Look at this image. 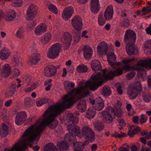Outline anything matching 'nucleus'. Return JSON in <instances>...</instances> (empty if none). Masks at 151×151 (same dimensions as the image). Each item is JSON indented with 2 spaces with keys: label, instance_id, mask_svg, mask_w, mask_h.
Masks as SVG:
<instances>
[{
  "label": "nucleus",
  "instance_id": "40",
  "mask_svg": "<svg viewBox=\"0 0 151 151\" xmlns=\"http://www.w3.org/2000/svg\"><path fill=\"white\" fill-rule=\"evenodd\" d=\"M59 147L60 150H68L69 148V144L67 142L64 141H62L59 143Z\"/></svg>",
  "mask_w": 151,
  "mask_h": 151
},
{
  "label": "nucleus",
  "instance_id": "27",
  "mask_svg": "<svg viewBox=\"0 0 151 151\" xmlns=\"http://www.w3.org/2000/svg\"><path fill=\"white\" fill-rule=\"evenodd\" d=\"M10 52L6 48L2 49L0 52V58L2 60H6L10 55Z\"/></svg>",
  "mask_w": 151,
  "mask_h": 151
},
{
  "label": "nucleus",
  "instance_id": "12",
  "mask_svg": "<svg viewBox=\"0 0 151 151\" xmlns=\"http://www.w3.org/2000/svg\"><path fill=\"white\" fill-rule=\"evenodd\" d=\"M123 70L120 68L117 69L114 71H110L108 75H105L104 77L105 80H111L116 76H120L123 73Z\"/></svg>",
  "mask_w": 151,
  "mask_h": 151
},
{
  "label": "nucleus",
  "instance_id": "39",
  "mask_svg": "<svg viewBox=\"0 0 151 151\" xmlns=\"http://www.w3.org/2000/svg\"><path fill=\"white\" fill-rule=\"evenodd\" d=\"M123 70L126 71H129L131 70H142L143 69L139 67H134L131 66L128 64H127L122 67Z\"/></svg>",
  "mask_w": 151,
  "mask_h": 151
},
{
  "label": "nucleus",
  "instance_id": "47",
  "mask_svg": "<svg viewBox=\"0 0 151 151\" xmlns=\"http://www.w3.org/2000/svg\"><path fill=\"white\" fill-rule=\"evenodd\" d=\"M107 20L104 17L103 14H101L100 13L99 14L98 17V22L100 26L104 25L105 23Z\"/></svg>",
  "mask_w": 151,
  "mask_h": 151
},
{
  "label": "nucleus",
  "instance_id": "38",
  "mask_svg": "<svg viewBox=\"0 0 151 151\" xmlns=\"http://www.w3.org/2000/svg\"><path fill=\"white\" fill-rule=\"evenodd\" d=\"M8 126L4 124H3L2 127L0 129V135L2 137L7 136L8 134Z\"/></svg>",
  "mask_w": 151,
  "mask_h": 151
},
{
  "label": "nucleus",
  "instance_id": "54",
  "mask_svg": "<svg viewBox=\"0 0 151 151\" xmlns=\"http://www.w3.org/2000/svg\"><path fill=\"white\" fill-rule=\"evenodd\" d=\"M13 5L15 7H18L22 5V0H13L12 1Z\"/></svg>",
  "mask_w": 151,
  "mask_h": 151
},
{
  "label": "nucleus",
  "instance_id": "2",
  "mask_svg": "<svg viewBox=\"0 0 151 151\" xmlns=\"http://www.w3.org/2000/svg\"><path fill=\"white\" fill-rule=\"evenodd\" d=\"M91 79L93 81H88L85 82V88H86L89 86L91 90L95 91L99 87L101 86L104 83L101 77V73L98 72L96 75L91 77Z\"/></svg>",
  "mask_w": 151,
  "mask_h": 151
},
{
  "label": "nucleus",
  "instance_id": "4",
  "mask_svg": "<svg viewBox=\"0 0 151 151\" xmlns=\"http://www.w3.org/2000/svg\"><path fill=\"white\" fill-rule=\"evenodd\" d=\"M24 132V134L22 135V137L24 138L25 139H23L21 142L22 147H20L19 146V143L17 142L15 144L11 149H9L6 148L4 149V151H24L27 147V141L32 142L33 141H30L29 140V137L28 136L26 135L23 136L25 134V132Z\"/></svg>",
  "mask_w": 151,
  "mask_h": 151
},
{
  "label": "nucleus",
  "instance_id": "8",
  "mask_svg": "<svg viewBox=\"0 0 151 151\" xmlns=\"http://www.w3.org/2000/svg\"><path fill=\"white\" fill-rule=\"evenodd\" d=\"M71 24L73 28L78 31L81 30L82 27V20L79 15L74 16L71 19Z\"/></svg>",
  "mask_w": 151,
  "mask_h": 151
},
{
  "label": "nucleus",
  "instance_id": "6",
  "mask_svg": "<svg viewBox=\"0 0 151 151\" xmlns=\"http://www.w3.org/2000/svg\"><path fill=\"white\" fill-rule=\"evenodd\" d=\"M112 111H113V108L109 106L101 113L104 122L107 124H110L113 122L114 118L111 114Z\"/></svg>",
  "mask_w": 151,
  "mask_h": 151
},
{
  "label": "nucleus",
  "instance_id": "24",
  "mask_svg": "<svg viewBox=\"0 0 151 151\" xmlns=\"http://www.w3.org/2000/svg\"><path fill=\"white\" fill-rule=\"evenodd\" d=\"M97 49L98 52L101 55L103 52H105V54H106L107 51H108V46L104 42H103L100 43L97 46Z\"/></svg>",
  "mask_w": 151,
  "mask_h": 151
},
{
  "label": "nucleus",
  "instance_id": "33",
  "mask_svg": "<svg viewBox=\"0 0 151 151\" xmlns=\"http://www.w3.org/2000/svg\"><path fill=\"white\" fill-rule=\"evenodd\" d=\"M96 110L94 107H89L86 111V116L89 119L93 118L96 114Z\"/></svg>",
  "mask_w": 151,
  "mask_h": 151
},
{
  "label": "nucleus",
  "instance_id": "5",
  "mask_svg": "<svg viewBox=\"0 0 151 151\" xmlns=\"http://www.w3.org/2000/svg\"><path fill=\"white\" fill-rule=\"evenodd\" d=\"M61 49V46L59 43H57L52 45L49 49L47 55L48 57L51 59H54L59 55Z\"/></svg>",
  "mask_w": 151,
  "mask_h": 151
},
{
  "label": "nucleus",
  "instance_id": "44",
  "mask_svg": "<svg viewBox=\"0 0 151 151\" xmlns=\"http://www.w3.org/2000/svg\"><path fill=\"white\" fill-rule=\"evenodd\" d=\"M113 111H112V113H113L114 116L117 118L121 117L122 116L123 112L120 107L116 108L114 109L113 108Z\"/></svg>",
  "mask_w": 151,
  "mask_h": 151
},
{
  "label": "nucleus",
  "instance_id": "20",
  "mask_svg": "<svg viewBox=\"0 0 151 151\" xmlns=\"http://www.w3.org/2000/svg\"><path fill=\"white\" fill-rule=\"evenodd\" d=\"M113 9L112 6H108L104 13V18L107 20L111 19L113 17Z\"/></svg>",
  "mask_w": 151,
  "mask_h": 151
},
{
  "label": "nucleus",
  "instance_id": "49",
  "mask_svg": "<svg viewBox=\"0 0 151 151\" xmlns=\"http://www.w3.org/2000/svg\"><path fill=\"white\" fill-rule=\"evenodd\" d=\"M130 25V22L129 19L127 18H124L122 21L121 22L120 24L119 25L122 27H124L127 28Z\"/></svg>",
  "mask_w": 151,
  "mask_h": 151
},
{
  "label": "nucleus",
  "instance_id": "45",
  "mask_svg": "<svg viewBox=\"0 0 151 151\" xmlns=\"http://www.w3.org/2000/svg\"><path fill=\"white\" fill-rule=\"evenodd\" d=\"M64 86L65 90L67 91H69L71 88L74 87L75 84L74 83L70 82L69 81H65L64 83Z\"/></svg>",
  "mask_w": 151,
  "mask_h": 151
},
{
  "label": "nucleus",
  "instance_id": "1",
  "mask_svg": "<svg viewBox=\"0 0 151 151\" xmlns=\"http://www.w3.org/2000/svg\"><path fill=\"white\" fill-rule=\"evenodd\" d=\"M73 104V103L71 99H70L64 101L62 104L58 103L54 106H50L45 111L43 116L45 117L50 112L54 113L49 114L47 117L43 119L41 123L34 129H33L34 127V124L30 126L26 129L25 134L23 136H28L29 140L34 141L37 137H39V139L40 138L42 131L47 126H48L51 129H55L58 122V121L55 120L54 118L59 114L63 109L65 108H70Z\"/></svg>",
  "mask_w": 151,
  "mask_h": 151
},
{
  "label": "nucleus",
  "instance_id": "18",
  "mask_svg": "<svg viewBox=\"0 0 151 151\" xmlns=\"http://www.w3.org/2000/svg\"><path fill=\"white\" fill-rule=\"evenodd\" d=\"M73 12V8L71 6L68 7L64 9L62 14L63 18L67 20L72 16Z\"/></svg>",
  "mask_w": 151,
  "mask_h": 151
},
{
  "label": "nucleus",
  "instance_id": "50",
  "mask_svg": "<svg viewBox=\"0 0 151 151\" xmlns=\"http://www.w3.org/2000/svg\"><path fill=\"white\" fill-rule=\"evenodd\" d=\"M16 86V84L14 83H12L9 87V92L10 95L12 96L14 94Z\"/></svg>",
  "mask_w": 151,
  "mask_h": 151
},
{
  "label": "nucleus",
  "instance_id": "61",
  "mask_svg": "<svg viewBox=\"0 0 151 151\" xmlns=\"http://www.w3.org/2000/svg\"><path fill=\"white\" fill-rule=\"evenodd\" d=\"M135 59L134 58H133L131 59H124L123 60L122 62L124 64H127L130 63L134 60Z\"/></svg>",
  "mask_w": 151,
  "mask_h": 151
},
{
  "label": "nucleus",
  "instance_id": "60",
  "mask_svg": "<svg viewBox=\"0 0 151 151\" xmlns=\"http://www.w3.org/2000/svg\"><path fill=\"white\" fill-rule=\"evenodd\" d=\"M36 21L33 20L30 23L27 24V27L29 29H32L33 27L36 25Z\"/></svg>",
  "mask_w": 151,
  "mask_h": 151
},
{
  "label": "nucleus",
  "instance_id": "63",
  "mask_svg": "<svg viewBox=\"0 0 151 151\" xmlns=\"http://www.w3.org/2000/svg\"><path fill=\"white\" fill-rule=\"evenodd\" d=\"M13 73L14 75L18 76L20 75V71L18 69H14L13 71Z\"/></svg>",
  "mask_w": 151,
  "mask_h": 151
},
{
  "label": "nucleus",
  "instance_id": "22",
  "mask_svg": "<svg viewBox=\"0 0 151 151\" xmlns=\"http://www.w3.org/2000/svg\"><path fill=\"white\" fill-rule=\"evenodd\" d=\"M137 65L142 68L145 67L147 69H151V60H140L137 62Z\"/></svg>",
  "mask_w": 151,
  "mask_h": 151
},
{
  "label": "nucleus",
  "instance_id": "28",
  "mask_svg": "<svg viewBox=\"0 0 151 151\" xmlns=\"http://www.w3.org/2000/svg\"><path fill=\"white\" fill-rule=\"evenodd\" d=\"M84 146L83 143L76 142L73 143V149L74 151H81L84 149Z\"/></svg>",
  "mask_w": 151,
  "mask_h": 151
},
{
  "label": "nucleus",
  "instance_id": "46",
  "mask_svg": "<svg viewBox=\"0 0 151 151\" xmlns=\"http://www.w3.org/2000/svg\"><path fill=\"white\" fill-rule=\"evenodd\" d=\"M142 97L143 100L145 102L147 103L150 102L151 100V97L149 93H146L145 91L142 92Z\"/></svg>",
  "mask_w": 151,
  "mask_h": 151
},
{
  "label": "nucleus",
  "instance_id": "58",
  "mask_svg": "<svg viewBox=\"0 0 151 151\" xmlns=\"http://www.w3.org/2000/svg\"><path fill=\"white\" fill-rule=\"evenodd\" d=\"M136 72L133 71L128 73L127 75V77L128 80H130L132 79L135 76Z\"/></svg>",
  "mask_w": 151,
  "mask_h": 151
},
{
  "label": "nucleus",
  "instance_id": "9",
  "mask_svg": "<svg viewBox=\"0 0 151 151\" xmlns=\"http://www.w3.org/2000/svg\"><path fill=\"white\" fill-rule=\"evenodd\" d=\"M37 12L35 5L32 4L28 6L27 11V19L30 20L34 18L37 14Z\"/></svg>",
  "mask_w": 151,
  "mask_h": 151
},
{
  "label": "nucleus",
  "instance_id": "23",
  "mask_svg": "<svg viewBox=\"0 0 151 151\" xmlns=\"http://www.w3.org/2000/svg\"><path fill=\"white\" fill-rule=\"evenodd\" d=\"M47 30L46 25L45 24H41L37 26L35 30V34L37 35L42 34Z\"/></svg>",
  "mask_w": 151,
  "mask_h": 151
},
{
  "label": "nucleus",
  "instance_id": "15",
  "mask_svg": "<svg viewBox=\"0 0 151 151\" xmlns=\"http://www.w3.org/2000/svg\"><path fill=\"white\" fill-rule=\"evenodd\" d=\"M68 128L69 131H71L72 133L75 136L76 135L80 138L82 137L83 135L81 133L80 128L77 125H73L70 124L68 125Z\"/></svg>",
  "mask_w": 151,
  "mask_h": 151
},
{
  "label": "nucleus",
  "instance_id": "36",
  "mask_svg": "<svg viewBox=\"0 0 151 151\" xmlns=\"http://www.w3.org/2000/svg\"><path fill=\"white\" fill-rule=\"evenodd\" d=\"M94 130L96 131H101L104 129V125L103 122L96 121L94 124Z\"/></svg>",
  "mask_w": 151,
  "mask_h": 151
},
{
  "label": "nucleus",
  "instance_id": "21",
  "mask_svg": "<svg viewBox=\"0 0 151 151\" xmlns=\"http://www.w3.org/2000/svg\"><path fill=\"white\" fill-rule=\"evenodd\" d=\"M104 107V103L103 100L100 97L96 98L95 109L97 111L102 110Z\"/></svg>",
  "mask_w": 151,
  "mask_h": 151
},
{
  "label": "nucleus",
  "instance_id": "32",
  "mask_svg": "<svg viewBox=\"0 0 151 151\" xmlns=\"http://www.w3.org/2000/svg\"><path fill=\"white\" fill-rule=\"evenodd\" d=\"M77 108L78 110L82 112L85 111L86 109V102L85 100L80 101L78 104Z\"/></svg>",
  "mask_w": 151,
  "mask_h": 151
},
{
  "label": "nucleus",
  "instance_id": "19",
  "mask_svg": "<svg viewBox=\"0 0 151 151\" xmlns=\"http://www.w3.org/2000/svg\"><path fill=\"white\" fill-rule=\"evenodd\" d=\"M91 9L94 14L97 13L100 10V4L98 0H91Z\"/></svg>",
  "mask_w": 151,
  "mask_h": 151
},
{
  "label": "nucleus",
  "instance_id": "31",
  "mask_svg": "<svg viewBox=\"0 0 151 151\" xmlns=\"http://www.w3.org/2000/svg\"><path fill=\"white\" fill-rule=\"evenodd\" d=\"M83 50L85 58L86 59L91 58L93 54L92 49L89 46H85Z\"/></svg>",
  "mask_w": 151,
  "mask_h": 151
},
{
  "label": "nucleus",
  "instance_id": "17",
  "mask_svg": "<svg viewBox=\"0 0 151 151\" xmlns=\"http://www.w3.org/2000/svg\"><path fill=\"white\" fill-rule=\"evenodd\" d=\"M44 72L45 75L47 77L53 76L57 73L55 67L52 65L46 67L45 69Z\"/></svg>",
  "mask_w": 151,
  "mask_h": 151
},
{
  "label": "nucleus",
  "instance_id": "64",
  "mask_svg": "<svg viewBox=\"0 0 151 151\" xmlns=\"http://www.w3.org/2000/svg\"><path fill=\"white\" fill-rule=\"evenodd\" d=\"M119 124L125 126L126 125V123L124 120L122 119H120L117 120Z\"/></svg>",
  "mask_w": 151,
  "mask_h": 151
},
{
  "label": "nucleus",
  "instance_id": "14",
  "mask_svg": "<svg viewBox=\"0 0 151 151\" xmlns=\"http://www.w3.org/2000/svg\"><path fill=\"white\" fill-rule=\"evenodd\" d=\"M27 118L26 112L22 111L17 113L15 117V122L16 124L19 125L22 124Z\"/></svg>",
  "mask_w": 151,
  "mask_h": 151
},
{
  "label": "nucleus",
  "instance_id": "51",
  "mask_svg": "<svg viewBox=\"0 0 151 151\" xmlns=\"http://www.w3.org/2000/svg\"><path fill=\"white\" fill-rule=\"evenodd\" d=\"M17 36L19 38H23L24 37V29L22 27L19 28L16 33Z\"/></svg>",
  "mask_w": 151,
  "mask_h": 151
},
{
  "label": "nucleus",
  "instance_id": "11",
  "mask_svg": "<svg viewBox=\"0 0 151 151\" xmlns=\"http://www.w3.org/2000/svg\"><path fill=\"white\" fill-rule=\"evenodd\" d=\"M86 88H85V86H82L81 87H78L77 88H76V89H74L71 91V93L72 94H73V93H75V94L76 95L78 94L81 93L82 91L84 90V89H86ZM68 95H65L63 98V100H66L64 101H65L67 100H68L70 99H71V101L74 104V103L76 102H77L78 100L76 101H73V95L72 94L70 95L69 97L68 98ZM73 105L71 106H72Z\"/></svg>",
  "mask_w": 151,
  "mask_h": 151
},
{
  "label": "nucleus",
  "instance_id": "59",
  "mask_svg": "<svg viewBox=\"0 0 151 151\" xmlns=\"http://www.w3.org/2000/svg\"><path fill=\"white\" fill-rule=\"evenodd\" d=\"M144 115L143 114H142L141 115L139 121L140 122V124H141L145 123L147 121V116H145V117H144Z\"/></svg>",
  "mask_w": 151,
  "mask_h": 151
},
{
  "label": "nucleus",
  "instance_id": "30",
  "mask_svg": "<svg viewBox=\"0 0 151 151\" xmlns=\"http://www.w3.org/2000/svg\"><path fill=\"white\" fill-rule=\"evenodd\" d=\"M2 70V76L6 78L10 74L11 68L8 64H6L3 66Z\"/></svg>",
  "mask_w": 151,
  "mask_h": 151
},
{
  "label": "nucleus",
  "instance_id": "26",
  "mask_svg": "<svg viewBox=\"0 0 151 151\" xmlns=\"http://www.w3.org/2000/svg\"><path fill=\"white\" fill-rule=\"evenodd\" d=\"M91 65L92 69L94 71L101 70L102 66L100 62L98 60H94L91 62Z\"/></svg>",
  "mask_w": 151,
  "mask_h": 151
},
{
  "label": "nucleus",
  "instance_id": "57",
  "mask_svg": "<svg viewBox=\"0 0 151 151\" xmlns=\"http://www.w3.org/2000/svg\"><path fill=\"white\" fill-rule=\"evenodd\" d=\"M14 63L13 67H17L20 63V58L18 57L14 58Z\"/></svg>",
  "mask_w": 151,
  "mask_h": 151
},
{
  "label": "nucleus",
  "instance_id": "13",
  "mask_svg": "<svg viewBox=\"0 0 151 151\" xmlns=\"http://www.w3.org/2000/svg\"><path fill=\"white\" fill-rule=\"evenodd\" d=\"M126 49L127 54L129 55H137L138 53V49L134 43H127L126 46Z\"/></svg>",
  "mask_w": 151,
  "mask_h": 151
},
{
  "label": "nucleus",
  "instance_id": "56",
  "mask_svg": "<svg viewBox=\"0 0 151 151\" xmlns=\"http://www.w3.org/2000/svg\"><path fill=\"white\" fill-rule=\"evenodd\" d=\"M24 104L27 106H29L31 105L33 103V101L31 100L30 98H26L24 100Z\"/></svg>",
  "mask_w": 151,
  "mask_h": 151
},
{
  "label": "nucleus",
  "instance_id": "62",
  "mask_svg": "<svg viewBox=\"0 0 151 151\" xmlns=\"http://www.w3.org/2000/svg\"><path fill=\"white\" fill-rule=\"evenodd\" d=\"M24 79V81L27 83H30L32 81L31 77L29 76H25Z\"/></svg>",
  "mask_w": 151,
  "mask_h": 151
},
{
  "label": "nucleus",
  "instance_id": "34",
  "mask_svg": "<svg viewBox=\"0 0 151 151\" xmlns=\"http://www.w3.org/2000/svg\"><path fill=\"white\" fill-rule=\"evenodd\" d=\"M51 38V34L50 32H47L44 34V36L42 37L40 41L42 43L45 44L48 43Z\"/></svg>",
  "mask_w": 151,
  "mask_h": 151
},
{
  "label": "nucleus",
  "instance_id": "42",
  "mask_svg": "<svg viewBox=\"0 0 151 151\" xmlns=\"http://www.w3.org/2000/svg\"><path fill=\"white\" fill-rule=\"evenodd\" d=\"M68 119L74 123H76L78 121V117L76 116V114H74L70 113L69 114L68 116Z\"/></svg>",
  "mask_w": 151,
  "mask_h": 151
},
{
  "label": "nucleus",
  "instance_id": "52",
  "mask_svg": "<svg viewBox=\"0 0 151 151\" xmlns=\"http://www.w3.org/2000/svg\"><path fill=\"white\" fill-rule=\"evenodd\" d=\"M48 9L50 12L55 14H56L58 13L57 7L55 5L52 4H50L48 6Z\"/></svg>",
  "mask_w": 151,
  "mask_h": 151
},
{
  "label": "nucleus",
  "instance_id": "10",
  "mask_svg": "<svg viewBox=\"0 0 151 151\" xmlns=\"http://www.w3.org/2000/svg\"><path fill=\"white\" fill-rule=\"evenodd\" d=\"M82 133L83 136L84 135L87 138L93 139L95 137V134L93 130L87 126H83L82 127Z\"/></svg>",
  "mask_w": 151,
  "mask_h": 151
},
{
  "label": "nucleus",
  "instance_id": "53",
  "mask_svg": "<svg viewBox=\"0 0 151 151\" xmlns=\"http://www.w3.org/2000/svg\"><path fill=\"white\" fill-rule=\"evenodd\" d=\"M114 134H112L111 136L113 137H114L115 138H121L123 137H126L127 136V134L125 133H122L121 132H119L118 133L115 132L114 133Z\"/></svg>",
  "mask_w": 151,
  "mask_h": 151
},
{
  "label": "nucleus",
  "instance_id": "29",
  "mask_svg": "<svg viewBox=\"0 0 151 151\" xmlns=\"http://www.w3.org/2000/svg\"><path fill=\"white\" fill-rule=\"evenodd\" d=\"M16 14L13 10H11L7 12L5 18L6 21L11 22L14 20L16 17Z\"/></svg>",
  "mask_w": 151,
  "mask_h": 151
},
{
  "label": "nucleus",
  "instance_id": "7",
  "mask_svg": "<svg viewBox=\"0 0 151 151\" xmlns=\"http://www.w3.org/2000/svg\"><path fill=\"white\" fill-rule=\"evenodd\" d=\"M136 40V34L134 31L130 29L127 30L125 32L124 40L127 43H134Z\"/></svg>",
  "mask_w": 151,
  "mask_h": 151
},
{
  "label": "nucleus",
  "instance_id": "16",
  "mask_svg": "<svg viewBox=\"0 0 151 151\" xmlns=\"http://www.w3.org/2000/svg\"><path fill=\"white\" fill-rule=\"evenodd\" d=\"M72 39V37L71 34L68 32H65L62 40V42L66 47H69Z\"/></svg>",
  "mask_w": 151,
  "mask_h": 151
},
{
  "label": "nucleus",
  "instance_id": "3",
  "mask_svg": "<svg viewBox=\"0 0 151 151\" xmlns=\"http://www.w3.org/2000/svg\"><path fill=\"white\" fill-rule=\"evenodd\" d=\"M142 90L141 83L137 81L133 85L129 86L128 87L127 90L128 96L130 99H134L138 94H141Z\"/></svg>",
  "mask_w": 151,
  "mask_h": 151
},
{
  "label": "nucleus",
  "instance_id": "48",
  "mask_svg": "<svg viewBox=\"0 0 151 151\" xmlns=\"http://www.w3.org/2000/svg\"><path fill=\"white\" fill-rule=\"evenodd\" d=\"M77 71L80 73L86 72L88 70L87 67L84 65H79L76 68Z\"/></svg>",
  "mask_w": 151,
  "mask_h": 151
},
{
  "label": "nucleus",
  "instance_id": "41",
  "mask_svg": "<svg viewBox=\"0 0 151 151\" xmlns=\"http://www.w3.org/2000/svg\"><path fill=\"white\" fill-rule=\"evenodd\" d=\"M44 151H57V149L53 143H49L45 146Z\"/></svg>",
  "mask_w": 151,
  "mask_h": 151
},
{
  "label": "nucleus",
  "instance_id": "43",
  "mask_svg": "<svg viewBox=\"0 0 151 151\" xmlns=\"http://www.w3.org/2000/svg\"><path fill=\"white\" fill-rule=\"evenodd\" d=\"M76 139V136L70 131L69 133L66 134L65 137V139L67 142H73Z\"/></svg>",
  "mask_w": 151,
  "mask_h": 151
},
{
  "label": "nucleus",
  "instance_id": "55",
  "mask_svg": "<svg viewBox=\"0 0 151 151\" xmlns=\"http://www.w3.org/2000/svg\"><path fill=\"white\" fill-rule=\"evenodd\" d=\"M142 11L145 13H144L143 15H145L149 13L151 11V6H147L146 7H144L142 8Z\"/></svg>",
  "mask_w": 151,
  "mask_h": 151
},
{
  "label": "nucleus",
  "instance_id": "37",
  "mask_svg": "<svg viewBox=\"0 0 151 151\" xmlns=\"http://www.w3.org/2000/svg\"><path fill=\"white\" fill-rule=\"evenodd\" d=\"M108 61L111 66L112 67L116 65H118L120 64V62L116 63V58L115 55H113L111 57L107 58Z\"/></svg>",
  "mask_w": 151,
  "mask_h": 151
},
{
  "label": "nucleus",
  "instance_id": "25",
  "mask_svg": "<svg viewBox=\"0 0 151 151\" xmlns=\"http://www.w3.org/2000/svg\"><path fill=\"white\" fill-rule=\"evenodd\" d=\"M40 55L38 53L32 54L29 58V62L33 65H36L40 60Z\"/></svg>",
  "mask_w": 151,
  "mask_h": 151
},
{
  "label": "nucleus",
  "instance_id": "35",
  "mask_svg": "<svg viewBox=\"0 0 151 151\" xmlns=\"http://www.w3.org/2000/svg\"><path fill=\"white\" fill-rule=\"evenodd\" d=\"M102 94L104 96L108 97L111 94V91L108 86H104L102 88Z\"/></svg>",
  "mask_w": 151,
  "mask_h": 151
}]
</instances>
